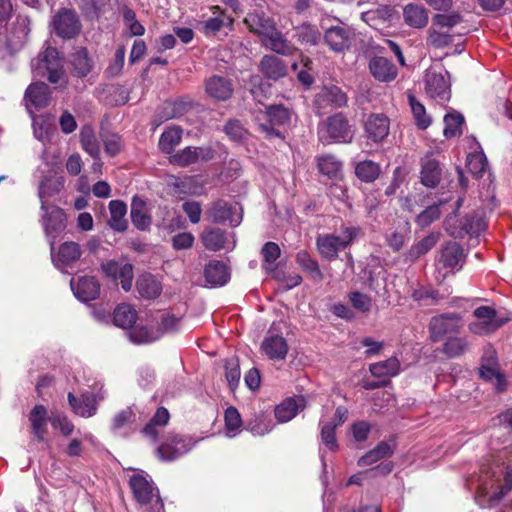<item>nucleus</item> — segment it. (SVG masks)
I'll list each match as a JSON object with an SVG mask.
<instances>
[{"instance_id":"19","label":"nucleus","mask_w":512,"mask_h":512,"mask_svg":"<svg viewBox=\"0 0 512 512\" xmlns=\"http://www.w3.org/2000/svg\"><path fill=\"white\" fill-rule=\"evenodd\" d=\"M205 91L217 101H226L231 98L234 89L230 79L214 75L206 80Z\"/></svg>"},{"instance_id":"31","label":"nucleus","mask_w":512,"mask_h":512,"mask_svg":"<svg viewBox=\"0 0 512 512\" xmlns=\"http://www.w3.org/2000/svg\"><path fill=\"white\" fill-rule=\"evenodd\" d=\"M130 216L133 225L139 230L145 231L151 225V217L147 213L146 202L138 196L132 198Z\"/></svg>"},{"instance_id":"58","label":"nucleus","mask_w":512,"mask_h":512,"mask_svg":"<svg viewBox=\"0 0 512 512\" xmlns=\"http://www.w3.org/2000/svg\"><path fill=\"white\" fill-rule=\"evenodd\" d=\"M225 427L230 437L235 436L236 432L239 431L242 426V419L239 411L230 406L225 410Z\"/></svg>"},{"instance_id":"23","label":"nucleus","mask_w":512,"mask_h":512,"mask_svg":"<svg viewBox=\"0 0 512 512\" xmlns=\"http://www.w3.org/2000/svg\"><path fill=\"white\" fill-rule=\"evenodd\" d=\"M369 69L373 77L381 82L393 81L398 74L397 67L385 57L372 58Z\"/></svg>"},{"instance_id":"40","label":"nucleus","mask_w":512,"mask_h":512,"mask_svg":"<svg viewBox=\"0 0 512 512\" xmlns=\"http://www.w3.org/2000/svg\"><path fill=\"white\" fill-rule=\"evenodd\" d=\"M393 451L394 447L391 444L382 441L374 449L359 458L357 464L360 467L372 465L383 458L391 456Z\"/></svg>"},{"instance_id":"34","label":"nucleus","mask_w":512,"mask_h":512,"mask_svg":"<svg viewBox=\"0 0 512 512\" xmlns=\"http://www.w3.org/2000/svg\"><path fill=\"white\" fill-rule=\"evenodd\" d=\"M109 211V226L115 231L124 232L128 227V222L125 218L127 213L126 204L120 200H112L109 203Z\"/></svg>"},{"instance_id":"27","label":"nucleus","mask_w":512,"mask_h":512,"mask_svg":"<svg viewBox=\"0 0 512 512\" xmlns=\"http://www.w3.org/2000/svg\"><path fill=\"white\" fill-rule=\"evenodd\" d=\"M34 66L38 75L45 76L46 71L62 68L63 63L58 50L54 47H47L39 54Z\"/></svg>"},{"instance_id":"16","label":"nucleus","mask_w":512,"mask_h":512,"mask_svg":"<svg viewBox=\"0 0 512 512\" xmlns=\"http://www.w3.org/2000/svg\"><path fill=\"white\" fill-rule=\"evenodd\" d=\"M389 129L390 122L384 114H371L364 124L366 137L375 143L384 140L389 134Z\"/></svg>"},{"instance_id":"24","label":"nucleus","mask_w":512,"mask_h":512,"mask_svg":"<svg viewBox=\"0 0 512 512\" xmlns=\"http://www.w3.org/2000/svg\"><path fill=\"white\" fill-rule=\"evenodd\" d=\"M65 184L63 176L57 174H51L44 176L38 185V197L41 204L47 203V200L59 194Z\"/></svg>"},{"instance_id":"4","label":"nucleus","mask_w":512,"mask_h":512,"mask_svg":"<svg viewBox=\"0 0 512 512\" xmlns=\"http://www.w3.org/2000/svg\"><path fill=\"white\" fill-rule=\"evenodd\" d=\"M290 118V111L283 105L269 106L264 112L257 115L258 129L267 139H284L279 127L289 123Z\"/></svg>"},{"instance_id":"26","label":"nucleus","mask_w":512,"mask_h":512,"mask_svg":"<svg viewBox=\"0 0 512 512\" xmlns=\"http://www.w3.org/2000/svg\"><path fill=\"white\" fill-rule=\"evenodd\" d=\"M24 99L36 109L44 108L50 102V88L43 82L32 83L27 87Z\"/></svg>"},{"instance_id":"25","label":"nucleus","mask_w":512,"mask_h":512,"mask_svg":"<svg viewBox=\"0 0 512 512\" xmlns=\"http://www.w3.org/2000/svg\"><path fill=\"white\" fill-rule=\"evenodd\" d=\"M29 421L31 431L35 438L39 442L44 441L47 433V423L49 421L46 407L42 404L35 405L29 414Z\"/></svg>"},{"instance_id":"41","label":"nucleus","mask_w":512,"mask_h":512,"mask_svg":"<svg viewBox=\"0 0 512 512\" xmlns=\"http://www.w3.org/2000/svg\"><path fill=\"white\" fill-rule=\"evenodd\" d=\"M183 130L179 126L167 128L160 136L159 148L166 154H171L182 139Z\"/></svg>"},{"instance_id":"50","label":"nucleus","mask_w":512,"mask_h":512,"mask_svg":"<svg viewBox=\"0 0 512 512\" xmlns=\"http://www.w3.org/2000/svg\"><path fill=\"white\" fill-rule=\"evenodd\" d=\"M296 261L300 267L309 273L310 277L315 281L323 280V273L316 260H314L307 251H300L296 255Z\"/></svg>"},{"instance_id":"8","label":"nucleus","mask_w":512,"mask_h":512,"mask_svg":"<svg viewBox=\"0 0 512 512\" xmlns=\"http://www.w3.org/2000/svg\"><path fill=\"white\" fill-rule=\"evenodd\" d=\"M465 258L466 256L461 245L449 241L440 248L436 258V267L439 270H445V275L448 273L454 274L462 269Z\"/></svg>"},{"instance_id":"10","label":"nucleus","mask_w":512,"mask_h":512,"mask_svg":"<svg viewBox=\"0 0 512 512\" xmlns=\"http://www.w3.org/2000/svg\"><path fill=\"white\" fill-rule=\"evenodd\" d=\"M445 75L449 78L448 71H445L444 74L441 71L430 68L424 76L426 94L438 102H446L451 97L450 82L449 79H446Z\"/></svg>"},{"instance_id":"61","label":"nucleus","mask_w":512,"mask_h":512,"mask_svg":"<svg viewBox=\"0 0 512 512\" xmlns=\"http://www.w3.org/2000/svg\"><path fill=\"white\" fill-rule=\"evenodd\" d=\"M225 377L229 387L234 390L240 380V367L236 359H229L225 361Z\"/></svg>"},{"instance_id":"17","label":"nucleus","mask_w":512,"mask_h":512,"mask_svg":"<svg viewBox=\"0 0 512 512\" xmlns=\"http://www.w3.org/2000/svg\"><path fill=\"white\" fill-rule=\"evenodd\" d=\"M74 295L83 302L95 300L100 294V283L93 276L80 277L76 282L71 280Z\"/></svg>"},{"instance_id":"60","label":"nucleus","mask_w":512,"mask_h":512,"mask_svg":"<svg viewBox=\"0 0 512 512\" xmlns=\"http://www.w3.org/2000/svg\"><path fill=\"white\" fill-rule=\"evenodd\" d=\"M136 420V414L131 407H127L115 414L112 420L111 428L113 431H118Z\"/></svg>"},{"instance_id":"47","label":"nucleus","mask_w":512,"mask_h":512,"mask_svg":"<svg viewBox=\"0 0 512 512\" xmlns=\"http://www.w3.org/2000/svg\"><path fill=\"white\" fill-rule=\"evenodd\" d=\"M381 173V167L372 160H363L356 164L355 174L359 180L365 183L374 182Z\"/></svg>"},{"instance_id":"2","label":"nucleus","mask_w":512,"mask_h":512,"mask_svg":"<svg viewBox=\"0 0 512 512\" xmlns=\"http://www.w3.org/2000/svg\"><path fill=\"white\" fill-rule=\"evenodd\" d=\"M129 486L137 503L145 512H163L164 503L158 489L146 477L134 474L129 479Z\"/></svg>"},{"instance_id":"6","label":"nucleus","mask_w":512,"mask_h":512,"mask_svg":"<svg viewBox=\"0 0 512 512\" xmlns=\"http://www.w3.org/2000/svg\"><path fill=\"white\" fill-rule=\"evenodd\" d=\"M40 208L42 211L41 223L53 254L56 239L66 228V215L62 208L48 205L45 202L42 203Z\"/></svg>"},{"instance_id":"11","label":"nucleus","mask_w":512,"mask_h":512,"mask_svg":"<svg viewBox=\"0 0 512 512\" xmlns=\"http://www.w3.org/2000/svg\"><path fill=\"white\" fill-rule=\"evenodd\" d=\"M473 316L476 318L468 325L471 333L476 335H487L495 332L503 325V321L498 319L497 312L494 308L489 306H480L473 311Z\"/></svg>"},{"instance_id":"33","label":"nucleus","mask_w":512,"mask_h":512,"mask_svg":"<svg viewBox=\"0 0 512 512\" xmlns=\"http://www.w3.org/2000/svg\"><path fill=\"white\" fill-rule=\"evenodd\" d=\"M403 18L405 23L413 28H424L428 24V12L420 5L407 4L403 10Z\"/></svg>"},{"instance_id":"57","label":"nucleus","mask_w":512,"mask_h":512,"mask_svg":"<svg viewBox=\"0 0 512 512\" xmlns=\"http://www.w3.org/2000/svg\"><path fill=\"white\" fill-rule=\"evenodd\" d=\"M170 162L174 165L186 167L197 163V154L193 146L185 147L179 152L171 155Z\"/></svg>"},{"instance_id":"59","label":"nucleus","mask_w":512,"mask_h":512,"mask_svg":"<svg viewBox=\"0 0 512 512\" xmlns=\"http://www.w3.org/2000/svg\"><path fill=\"white\" fill-rule=\"evenodd\" d=\"M442 204L443 203L440 202L439 204H433L428 206L416 217V223L422 228L429 226L431 223H433L440 217V206Z\"/></svg>"},{"instance_id":"35","label":"nucleus","mask_w":512,"mask_h":512,"mask_svg":"<svg viewBox=\"0 0 512 512\" xmlns=\"http://www.w3.org/2000/svg\"><path fill=\"white\" fill-rule=\"evenodd\" d=\"M170 414L164 407H159L154 416L145 425L142 432L144 436L155 442L159 435V428L166 426L169 422Z\"/></svg>"},{"instance_id":"42","label":"nucleus","mask_w":512,"mask_h":512,"mask_svg":"<svg viewBox=\"0 0 512 512\" xmlns=\"http://www.w3.org/2000/svg\"><path fill=\"white\" fill-rule=\"evenodd\" d=\"M273 427L270 415L264 412L256 413L246 424V429L255 436H263L269 433Z\"/></svg>"},{"instance_id":"14","label":"nucleus","mask_w":512,"mask_h":512,"mask_svg":"<svg viewBox=\"0 0 512 512\" xmlns=\"http://www.w3.org/2000/svg\"><path fill=\"white\" fill-rule=\"evenodd\" d=\"M347 103V94L335 85L323 87L315 98V105L319 110L328 106L338 109L347 106Z\"/></svg>"},{"instance_id":"29","label":"nucleus","mask_w":512,"mask_h":512,"mask_svg":"<svg viewBox=\"0 0 512 512\" xmlns=\"http://www.w3.org/2000/svg\"><path fill=\"white\" fill-rule=\"evenodd\" d=\"M68 402L75 414L81 417H91L97 411V404L94 395H82L78 399L73 393H68Z\"/></svg>"},{"instance_id":"54","label":"nucleus","mask_w":512,"mask_h":512,"mask_svg":"<svg viewBox=\"0 0 512 512\" xmlns=\"http://www.w3.org/2000/svg\"><path fill=\"white\" fill-rule=\"evenodd\" d=\"M463 123V115L459 113L446 114L444 117V136L446 138L460 136L462 134Z\"/></svg>"},{"instance_id":"39","label":"nucleus","mask_w":512,"mask_h":512,"mask_svg":"<svg viewBox=\"0 0 512 512\" xmlns=\"http://www.w3.org/2000/svg\"><path fill=\"white\" fill-rule=\"evenodd\" d=\"M73 75L86 77L92 70L93 62L86 48H78L72 55Z\"/></svg>"},{"instance_id":"63","label":"nucleus","mask_w":512,"mask_h":512,"mask_svg":"<svg viewBox=\"0 0 512 512\" xmlns=\"http://www.w3.org/2000/svg\"><path fill=\"white\" fill-rule=\"evenodd\" d=\"M337 424L332 422L326 423L321 428V440L323 444L331 451L338 449V443L335 437V429Z\"/></svg>"},{"instance_id":"64","label":"nucleus","mask_w":512,"mask_h":512,"mask_svg":"<svg viewBox=\"0 0 512 512\" xmlns=\"http://www.w3.org/2000/svg\"><path fill=\"white\" fill-rule=\"evenodd\" d=\"M452 41V36L448 33L437 31L434 28L429 29L427 43L436 48L441 49L448 46Z\"/></svg>"},{"instance_id":"7","label":"nucleus","mask_w":512,"mask_h":512,"mask_svg":"<svg viewBox=\"0 0 512 512\" xmlns=\"http://www.w3.org/2000/svg\"><path fill=\"white\" fill-rule=\"evenodd\" d=\"M51 24L55 34L62 39L75 38L82 28L77 13L68 8L59 9L53 16Z\"/></svg>"},{"instance_id":"51","label":"nucleus","mask_w":512,"mask_h":512,"mask_svg":"<svg viewBox=\"0 0 512 512\" xmlns=\"http://www.w3.org/2000/svg\"><path fill=\"white\" fill-rule=\"evenodd\" d=\"M296 36L302 44L315 46L321 40V33L315 25L302 23L296 28Z\"/></svg>"},{"instance_id":"43","label":"nucleus","mask_w":512,"mask_h":512,"mask_svg":"<svg viewBox=\"0 0 512 512\" xmlns=\"http://www.w3.org/2000/svg\"><path fill=\"white\" fill-rule=\"evenodd\" d=\"M204 247L210 251H219L224 248L226 234L220 228H207L201 235Z\"/></svg>"},{"instance_id":"52","label":"nucleus","mask_w":512,"mask_h":512,"mask_svg":"<svg viewBox=\"0 0 512 512\" xmlns=\"http://www.w3.org/2000/svg\"><path fill=\"white\" fill-rule=\"evenodd\" d=\"M408 101L417 127L422 130L428 128L432 120L431 117L427 115L424 105L412 94L408 95Z\"/></svg>"},{"instance_id":"53","label":"nucleus","mask_w":512,"mask_h":512,"mask_svg":"<svg viewBox=\"0 0 512 512\" xmlns=\"http://www.w3.org/2000/svg\"><path fill=\"white\" fill-rule=\"evenodd\" d=\"M280 254L281 250L277 243L271 241L266 242L261 249V255L263 257V268L269 272L275 271V262L280 257Z\"/></svg>"},{"instance_id":"37","label":"nucleus","mask_w":512,"mask_h":512,"mask_svg":"<svg viewBox=\"0 0 512 512\" xmlns=\"http://www.w3.org/2000/svg\"><path fill=\"white\" fill-rule=\"evenodd\" d=\"M370 373L377 378L394 377L400 372V361L396 356L369 365Z\"/></svg>"},{"instance_id":"30","label":"nucleus","mask_w":512,"mask_h":512,"mask_svg":"<svg viewBox=\"0 0 512 512\" xmlns=\"http://www.w3.org/2000/svg\"><path fill=\"white\" fill-rule=\"evenodd\" d=\"M81 254V248L78 243L72 241L64 242L60 245L57 255L53 256V261L57 267H66L78 261Z\"/></svg>"},{"instance_id":"1","label":"nucleus","mask_w":512,"mask_h":512,"mask_svg":"<svg viewBox=\"0 0 512 512\" xmlns=\"http://www.w3.org/2000/svg\"><path fill=\"white\" fill-rule=\"evenodd\" d=\"M354 133V127L341 112L327 117L318 125V137L322 143H350Z\"/></svg>"},{"instance_id":"15","label":"nucleus","mask_w":512,"mask_h":512,"mask_svg":"<svg viewBox=\"0 0 512 512\" xmlns=\"http://www.w3.org/2000/svg\"><path fill=\"white\" fill-rule=\"evenodd\" d=\"M353 36L348 27L332 26L325 31L324 41L332 51L341 53L350 48Z\"/></svg>"},{"instance_id":"5","label":"nucleus","mask_w":512,"mask_h":512,"mask_svg":"<svg viewBox=\"0 0 512 512\" xmlns=\"http://www.w3.org/2000/svg\"><path fill=\"white\" fill-rule=\"evenodd\" d=\"M358 233L359 228L357 227H345L341 235H319L316 239L319 254L329 261L335 260L338 257V253L346 249L357 237Z\"/></svg>"},{"instance_id":"44","label":"nucleus","mask_w":512,"mask_h":512,"mask_svg":"<svg viewBox=\"0 0 512 512\" xmlns=\"http://www.w3.org/2000/svg\"><path fill=\"white\" fill-rule=\"evenodd\" d=\"M113 319L116 326L131 328L137 320V312L131 305L123 303L114 310Z\"/></svg>"},{"instance_id":"32","label":"nucleus","mask_w":512,"mask_h":512,"mask_svg":"<svg viewBox=\"0 0 512 512\" xmlns=\"http://www.w3.org/2000/svg\"><path fill=\"white\" fill-rule=\"evenodd\" d=\"M205 280L213 286H223L229 280L227 266L217 260L210 261L204 269Z\"/></svg>"},{"instance_id":"13","label":"nucleus","mask_w":512,"mask_h":512,"mask_svg":"<svg viewBox=\"0 0 512 512\" xmlns=\"http://www.w3.org/2000/svg\"><path fill=\"white\" fill-rule=\"evenodd\" d=\"M103 273L113 281L120 280L121 287L124 291L132 288L133 282V266L130 263L109 260L101 264Z\"/></svg>"},{"instance_id":"38","label":"nucleus","mask_w":512,"mask_h":512,"mask_svg":"<svg viewBox=\"0 0 512 512\" xmlns=\"http://www.w3.org/2000/svg\"><path fill=\"white\" fill-rule=\"evenodd\" d=\"M442 170L437 160L426 158L422 164L421 182L426 187L434 188L441 180Z\"/></svg>"},{"instance_id":"62","label":"nucleus","mask_w":512,"mask_h":512,"mask_svg":"<svg viewBox=\"0 0 512 512\" xmlns=\"http://www.w3.org/2000/svg\"><path fill=\"white\" fill-rule=\"evenodd\" d=\"M103 145L105 152L110 156H116L123 148V141L120 135L107 133L103 136Z\"/></svg>"},{"instance_id":"56","label":"nucleus","mask_w":512,"mask_h":512,"mask_svg":"<svg viewBox=\"0 0 512 512\" xmlns=\"http://www.w3.org/2000/svg\"><path fill=\"white\" fill-rule=\"evenodd\" d=\"M488 166L487 158L483 153H473L467 157V168L475 177H482Z\"/></svg>"},{"instance_id":"48","label":"nucleus","mask_w":512,"mask_h":512,"mask_svg":"<svg viewBox=\"0 0 512 512\" xmlns=\"http://www.w3.org/2000/svg\"><path fill=\"white\" fill-rule=\"evenodd\" d=\"M139 294L147 299H154L161 293V284L152 275H142L137 280Z\"/></svg>"},{"instance_id":"21","label":"nucleus","mask_w":512,"mask_h":512,"mask_svg":"<svg viewBox=\"0 0 512 512\" xmlns=\"http://www.w3.org/2000/svg\"><path fill=\"white\" fill-rule=\"evenodd\" d=\"M244 23L250 32L260 37L261 41L277 28L275 21L263 13H249Z\"/></svg>"},{"instance_id":"9","label":"nucleus","mask_w":512,"mask_h":512,"mask_svg":"<svg viewBox=\"0 0 512 512\" xmlns=\"http://www.w3.org/2000/svg\"><path fill=\"white\" fill-rule=\"evenodd\" d=\"M207 218L213 223L229 222L230 226L237 227L242 222L243 209L238 203L220 199L209 208Z\"/></svg>"},{"instance_id":"18","label":"nucleus","mask_w":512,"mask_h":512,"mask_svg":"<svg viewBox=\"0 0 512 512\" xmlns=\"http://www.w3.org/2000/svg\"><path fill=\"white\" fill-rule=\"evenodd\" d=\"M307 405L304 396L287 397L275 407V417L280 423L292 420Z\"/></svg>"},{"instance_id":"28","label":"nucleus","mask_w":512,"mask_h":512,"mask_svg":"<svg viewBox=\"0 0 512 512\" xmlns=\"http://www.w3.org/2000/svg\"><path fill=\"white\" fill-rule=\"evenodd\" d=\"M259 69L264 77L272 80L284 77L287 73L286 64L274 55H265L260 61Z\"/></svg>"},{"instance_id":"46","label":"nucleus","mask_w":512,"mask_h":512,"mask_svg":"<svg viewBox=\"0 0 512 512\" xmlns=\"http://www.w3.org/2000/svg\"><path fill=\"white\" fill-rule=\"evenodd\" d=\"M440 239V233L438 232H432L426 237H424L422 240L415 243L408 251L407 257L411 261L417 260L422 255H425L427 252H429L439 241Z\"/></svg>"},{"instance_id":"22","label":"nucleus","mask_w":512,"mask_h":512,"mask_svg":"<svg viewBox=\"0 0 512 512\" xmlns=\"http://www.w3.org/2000/svg\"><path fill=\"white\" fill-rule=\"evenodd\" d=\"M261 350L271 360H283L288 353V344L283 336L268 334L261 344Z\"/></svg>"},{"instance_id":"55","label":"nucleus","mask_w":512,"mask_h":512,"mask_svg":"<svg viewBox=\"0 0 512 512\" xmlns=\"http://www.w3.org/2000/svg\"><path fill=\"white\" fill-rule=\"evenodd\" d=\"M319 171L328 176L335 177L341 170L342 163L333 155H324L317 159Z\"/></svg>"},{"instance_id":"45","label":"nucleus","mask_w":512,"mask_h":512,"mask_svg":"<svg viewBox=\"0 0 512 512\" xmlns=\"http://www.w3.org/2000/svg\"><path fill=\"white\" fill-rule=\"evenodd\" d=\"M469 349V342L465 337H448L443 344L442 352L447 358H458Z\"/></svg>"},{"instance_id":"36","label":"nucleus","mask_w":512,"mask_h":512,"mask_svg":"<svg viewBox=\"0 0 512 512\" xmlns=\"http://www.w3.org/2000/svg\"><path fill=\"white\" fill-rule=\"evenodd\" d=\"M261 42L267 49L281 55H291L294 51L293 45L277 28Z\"/></svg>"},{"instance_id":"49","label":"nucleus","mask_w":512,"mask_h":512,"mask_svg":"<svg viewBox=\"0 0 512 512\" xmlns=\"http://www.w3.org/2000/svg\"><path fill=\"white\" fill-rule=\"evenodd\" d=\"M80 142L85 152H87L93 159H99L100 147L91 127L84 126L81 129Z\"/></svg>"},{"instance_id":"12","label":"nucleus","mask_w":512,"mask_h":512,"mask_svg":"<svg viewBox=\"0 0 512 512\" xmlns=\"http://www.w3.org/2000/svg\"><path fill=\"white\" fill-rule=\"evenodd\" d=\"M460 327V317L456 314L435 316L429 323L430 339L438 342L446 335L458 333Z\"/></svg>"},{"instance_id":"3","label":"nucleus","mask_w":512,"mask_h":512,"mask_svg":"<svg viewBox=\"0 0 512 512\" xmlns=\"http://www.w3.org/2000/svg\"><path fill=\"white\" fill-rule=\"evenodd\" d=\"M461 204L462 199L459 198L456 201L455 210L445 218L443 223L445 231L453 238H463L465 235H479L485 230L486 224L484 218L478 212L467 215L464 217V223L461 226H456V222H459L456 212Z\"/></svg>"},{"instance_id":"20","label":"nucleus","mask_w":512,"mask_h":512,"mask_svg":"<svg viewBox=\"0 0 512 512\" xmlns=\"http://www.w3.org/2000/svg\"><path fill=\"white\" fill-rule=\"evenodd\" d=\"M188 451L184 440L178 436L169 434L165 442L158 446L156 452L162 461H173Z\"/></svg>"}]
</instances>
